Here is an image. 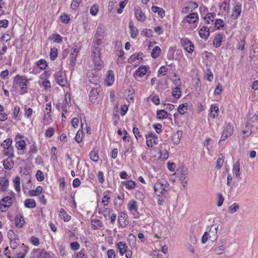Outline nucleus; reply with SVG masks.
I'll list each match as a JSON object with an SVG mask.
<instances>
[{
  "instance_id": "f257e3e1",
  "label": "nucleus",
  "mask_w": 258,
  "mask_h": 258,
  "mask_svg": "<svg viewBox=\"0 0 258 258\" xmlns=\"http://www.w3.org/2000/svg\"><path fill=\"white\" fill-rule=\"evenodd\" d=\"M102 44L99 40L97 42L93 41L92 44V57L95 65L98 67H101L103 63L100 58Z\"/></svg>"
},
{
  "instance_id": "f03ea898",
  "label": "nucleus",
  "mask_w": 258,
  "mask_h": 258,
  "mask_svg": "<svg viewBox=\"0 0 258 258\" xmlns=\"http://www.w3.org/2000/svg\"><path fill=\"white\" fill-rule=\"evenodd\" d=\"M29 83V80L27 79L25 76L16 75L13 81V85H17L20 87V92L21 94H23L27 92V87L26 86Z\"/></svg>"
},
{
  "instance_id": "7ed1b4c3",
  "label": "nucleus",
  "mask_w": 258,
  "mask_h": 258,
  "mask_svg": "<svg viewBox=\"0 0 258 258\" xmlns=\"http://www.w3.org/2000/svg\"><path fill=\"white\" fill-rule=\"evenodd\" d=\"M54 77L57 83L61 87H66L68 85V80L64 72L61 70L56 72Z\"/></svg>"
},
{
  "instance_id": "20e7f679",
  "label": "nucleus",
  "mask_w": 258,
  "mask_h": 258,
  "mask_svg": "<svg viewBox=\"0 0 258 258\" xmlns=\"http://www.w3.org/2000/svg\"><path fill=\"white\" fill-rule=\"evenodd\" d=\"M90 88L91 90L89 93V99L90 101L94 104H97L99 102L98 97L100 92V87H93L90 85Z\"/></svg>"
},
{
  "instance_id": "39448f33",
  "label": "nucleus",
  "mask_w": 258,
  "mask_h": 258,
  "mask_svg": "<svg viewBox=\"0 0 258 258\" xmlns=\"http://www.w3.org/2000/svg\"><path fill=\"white\" fill-rule=\"evenodd\" d=\"M167 185V182L165 183L163 182H157L154 186L155 194L158 197L163 196L166 194L167 190L165 189V186Z\"/></svg>"
},
{
  "instance_id": "423d86ee",
  "label": "nucleus",
  "mask_w": 258,
  "mask_h": 258,
  "mask_svg": "<svg viewBox=\"0 0 258 258\" xmlns=\"http://www.w3.org/2000/svg\"><path fill=\"white\" fill-rule=\"evenodd\" d=\"M87 75L89 82L88 84V87H90V86L91 85L93 87L99 88V77L96 75H94L92 72H89Z\"/></svg>"
},
{
  "instance_id": "0eeeda50",
  "label": "nucleus",
  "mask_w": 258,
  "mask_h": 258,
  "mask_svg": "<svg viewBox=\"0 0 258 258\" xmlns=\"http://www.w3.org/2000/svg\"><path fill=\"white\" fill-rule=\"evenodd\" d=\"M104 33L105 29L101 25L99 26L95 34L93 41L97 42V41L99 40L100 43H103L102 40L104 38Z\"/></svg>"
},
{
  "instance_id": "6e6552de",
  "label": "nucleus",
  "mask_w": 258,
  "mask_h": 258,
  "mask_svg": "<svg viewBox=\"0 0 258 258\" xmlns=\"http://www.w3.org/2000/svg\"><path fill=\"white\" fill-rule=\"evenodd\" d=\"M72 50H73V52H72L70 54V65L71 66L72 68L73 69L76 64V58L78 56L79 49L78 48V46L75 45L72 47Z\"/></svg>"
},
{
  "instance_id": "1a4fd4ad",
  "label": "nucleus",
  "mask_w": 258,
  "mask_h": 258,
  "mask_svg": "<svg viewBox=\"0 0 258 258\" xmlns=\"http://www.w3.org/2000/svg\"><path fill=\"white\" fill-rule=\"evenodd\" d=\"M135 15L136 19L140 22H144L146 19V15L143 13L139 6H136L134 9Z\"/></svg>"
},
{
  "instance_id": "9d476101",
  "label": "nucleus",
  "mask_w": 258,
  "mask_h": 258,
  "mask_svg": "<svg viewBox=\"0 0 258 258\" xmlns=\"http://www.w3.org/2000/svg\"><path fill=\"white\" fill-rule=\"evenodd\" d=\"M181 42L184 50L186 51L188 53H191L193 52L194 45L189 40L187 39H182Z\"/></svg>"
},
{
  "instance_id": "9b49d317",
  "label": "nucleus",
  "mask_w": 258,
  "mask_h": 258,
  "mask_svg": "<svg viewBox=\"0 0 258 258\" xmlns=\"http://www.w3.org/2000/svg\"><path fill=\"white\" fill-rule=\"evenodd\" d=\"M198 19L199 17L198 14L196 13H192L186 16L184 19V21L188 23L191 24L196 22Z\"/></svg>"
},
{
  "instance_id": "f8f14e48",
  "label": "nucleus",
  "mask_w": 258,
  "mask_h": 258,
  "mask_svg": "<svg viewBox=\"0 0 258 258\" xmlns=\"http://www.w3.org/2000/svg\"><path fill=\"white\" fill-rule=\"evenodd\" d=\"M128 216L125 213L122 212L120 213L118 218V222L120 226L125 227L126 226V220Z\"/></svg>"
},
{
  "instance_id": "ddd939ff",
  "label": "nucleus",
  "mask_w": 258,
  "mask_h": 258,
  "mask_svg": "<svg viewBox=\"0 0 258 258\" xmlns=\"http://www.w3.org/2000/svg\"><path fill=\"white\" fill-rule=\"evenodd\" d=\"M15 225L17 227L21 228L24 225L25 221L22 214H18L15 218Z\"/></svg>"
},
{
  "instance_id": "4468645a",
  "label": "nucleus",
  "mask_w": 258,
  "mask_h": 258,
  "mask_svg": "<svg viewBox=\"0 0 258 258\" xmlns=\"http://www.w3.org/2000/svg\"><path fill=\"white\" fill-rule=\"evenodd\" d=\"M147 73V69L145 66H141L139 67L135 72L134 76L135 78L143 77Z\"/></svg>"
},
{
  "instance_id": "2eb2a0df",
  "label": "nucleus",
  "mask_w": 258,
  "mask_h": 258,
  "mask_svg": "<svg viewBox=\"0 0 258 258\" xmlns=\"http://www.w3.org/2000/svg\"><path fill=\"white\" fill-rule=\"evenodd\" d=\"M240 161L239 160H238L234 164L233 167V172L235 174V175L238 181H239L240 179L241 178L240 174Z\"/></svg>"
},
{
  "instance_id": "dca6fc26",
  "label": "nucleus",
  "mask_w": 258,
  "mask_h": 258,
  "mask_svg": "<svg viewBox=\"0 0 258 258\" xmlns=\"http://www.w3.org/2000/svg\"><path fill=\"white\" fill-rule=\"evenodd\" d=\"M223 39V34L222 33L218 34L213 40V45L218 48L221 45L222 40Z\"/></svg>"
},
{
  "instance_id": "f3484780",
  "label": "nucleus",
  "mask_w": 258,
  "mask_h": 258,
  "mask_svg": "<svg viewBox=\"0 0 258 258\" xmlns=\"http://www.w3.org/2000/svg\"><path fill=\"white\" fill-rule=\"evenodd\" d=\"M241 12V8L240 5H236L233 9L232 17L233 19H237Z\"/></svg>"
},
{
  "instance_id": "a211bd4d",
  "label": "nucleus",
  "mask_w": 258,
  "mask_h": 258,
  "mask_svg": "<svg viewBox=\"0 0 258 258\" xmlns=\"http://www.w3.org/2000/svg\"><path fill=\"white\" fill-rule=\"evenodd\" d=\"M128 209L134 214L137 213L138 206L135 201L131 200L127 204Z\"/></svg>"
},
{
  "instance_id": "6ab92c4d",
  "label": "nucleus",
  "mask_w": 258,
  "mask_h": 258,
  "mask_svg": "<svg viewBox=\"0 0 258 258\" xmlns=\"http://www.w3.org/2000/svg\"><path fill=\"white\" fill-rule=\"evenodd\" d=\"M91 224L92 228L94 230H97L103 226V223L98 219H92Z\"/></svg>"
},
{
  "instance_id": "aec40b11",
  "label": "nucleus",
  "mask_w": 258,
  "mask_h": 258,
  "mask_svg": "<svg viewBox=\"0 0 258 258\" xmlns=\"http://www.w3.org/2000/svg\"><path fill=\"white\" fill-rule=\"evenodd\" d=\"M199 35L203 39L207 38L210 35L209 29L207 27H203L199 31Z\"/></svg>"
},
{
  "instance_id": "412c9836",
  "label": "nucleus",
  "mask_w": 258,
  "mask_h": 258,
  "mask_svg": "<svg viewBox=\"0 0 258 258\" xmlns=\"http://www.w3.org/2000/svg\"><path fill=\"white\" fill-rule=\"evenodd\" d=\"M114 80V73L112 71L109 70L107 72V76L106 79V82L108 86H111Z\"/></svg>"
},
{
  "instance_id": "4be33fe9",
  "label": "nucleus",
  "mask_w": 258,
  "mask_h": 258,
  "mask_svg": "<svg viewBox=\"0 0 258 258\" xmlns=\"http://www.w3.org/2000/svg\"><path fill=\"white\" fill-rule=\"evenodd\" d=\"M218 228V226L216 224H213L211 226V228L209 231L211 234V235L210 236L209 238H212V240H213L214 239H216L217 237Z\"/></svg>"
},
{
  "instance_id": "5701e85b",
  "label": "nucleus",
  "mask_w": 258,
  "mask_h": 258,
  "mask_svg": "<svg viewBox=\"0 0 258 258\" xmlns=\"http://www.w3.org/2000/svg\"><path fill=\"white\" fill-rule=\"evenodd\" d=\"M117 246L120 255H123V254L126 252L127 246L125 243L119 242L117 244Z\"/></svg>"
},
{
  "instance_id": "b1692460",
  "label": "nucleus",
  "mask_w": 258,
  "mask_h": 258,
  "mask_svg": "<svg viewBox=\"0 0 258 258\" xmlns=\"http://www.w3.org/2000/svg\"><path fill=\"white\" fill-rule=\"evenodd\" d=\"M14 165V162L9 158L3 161V165L4 168L7 170L11 169Z\"/></svg>"
},
{
  "instance_id": "393cba45",
  "label": "nucleus",
  "mask_w": 258,
  "mask_h": 258,
  "mask_svg": "<svg viewBox=\"0 0 258 258\" xmlns=\"http://www.w3.org/2000/svg\"><path fill=\"white\" fill-rule=\"evenodd\" d=\"M4 155L8 157L9 158L14 157V149L13 146L5 149L3 151Z\"/></svg>"
},
{
  "instance_id": "a878e982",
  "label": "nucleus",
  "mask_w": 258,
  "mask_h": 258,
  "mask_svg": "<svg viewBox=\"0 0 258 258\" xmlns=\"http://www.w3.org/2000/svg\"><path fill=\"white\" fill-rule=\"evenodd\" d=\"M129 28L131 31V36L133 38H135L139 34L138 29L134 26L132 22L129 24Z\"/></svg>"
},
{
  "instance_id": "bb28decb",
  "label": "nucleus",
  "mask_w": 258,
  "mask_h": 258,
  "mask_svg": "<svg viewBox=\"0 0 258 258\" xmlns=\"http://www.w3.org/2000/svg\"><path fill=\"white\" fill-rule=\"evenodd\" d=\"M24 205L27 208L33 209L36 207V203L34 200L28 199L25 201Z\"/></svg>"
},
{
  "instance_id": "cd10ccee",
  "label": "nucleus",
  "mask_w": 258,
  "mask_h": 258,
  "mask_svg": "<svg viewBox=\"0 0 258 258\" xmlns=\"http://www.w3.org/2000/svg\"><path fill=\"white\" fill-rule=\"evenodd\" d=\"M59 216L65 221L68 222L71 220V216H69L63 209H60L59 211Z\"/></svg>"
},
{
  "instance_id": "c85d7f7f",
  "label": "nucleus",
  "mask_w": 258,
  "mask_h": 258,
  "mask_svg": "<svg viewBox=\"0 0 258 258\" xmlns=\"http://www.w3.org/2000/svg\"><path fill=\"white\" fill-rule=\"evenodd\" d=\"M121 183L125 185L128 189H134L136 186V183L132 180L123 181L121 182Z\"/></svg>"
},
{
  "instance_id": "c756f323",
  "label": "nucleus",
  "mask_w": 258,
  "mask_h": 258,
  "mask_svg": "<svg viewBox=\"0 0 258 258\" xmlns=\"http://www.w3.org/2000/svg\"><path fill=\"white\" fill-rule=\"evenodd\" d=\"M181 135L182 132L180 131L176 132V133L173 135L172 138L174 144H178L180 142Z\"/></svg>"
},
{
  "instance_id": "7c9ffc66",
  "label": "nucleus",
  "mask_w": 258,
  "mask_h": 258,
  "mask_svg": "<svg viewBox=\"0 0 258 258\" xmlns=\"http://www.w3.org/2000/svg\"><path fill=\"white\" fill-rule=\"evenodd\" d=\"M176 173L179 175L180 179H183L184 177H185V179L187 178V169L184 167L180 168V169L177 170V173Z\"/></svg>"
},
{
  "instance_id": "2f4dec72",
  "label": "nucleus",
  "mask_w": 258,
  "mask_h": 258,
  "mask_svg": "<svg viewBox=\"0 0 258 258\" xmlns=\"http://www.w3.org/2000/svg\"><path fill=\"white\" fill-rule=\"evenodd\" d=\"M21 248L22 250H23V252H19L18 253H17V256L16 258H24L26 254L28 251V247L25 245L24 244H22Z\"/></svg>"
},
{
  "instance_id": "473e14b6",
  "label": "nucleus",
  "mask_w": 258,
  "mask_h": 258,
  "mask_svg": "<svg viewBox=\"0 0 258 258\" xmlns=\"http://www.w3.org/2000/svg\"><path fill=\"white\" fill-rule=\"evenodd\" d=\"M44 251L43 249L37 248L33 250L32 257L33 258H41L42 253Z\"/></svg>"
},
{
  "instance_id": "72a5a7b5",
  "label": "nucleus",
  "mask_w": 258,
  "mask_h": 258,
  "mask_svg": "<svg viewBox=\"0 0 258 258\" xmlns=\"http://www.w3.org/2000/svg\"><path fill=\"white\" fill-rule=\"evenodd\" d=\"M12 142V140L10 138H8L6 139L1 143V146L5 150L7 148H9V147H13Z\"/></svg>"
},
{
  "instance_id": "f704fd0d",
  "label": "nucleus",
  "mask_w": 258,
  "mask_h": 258,
  "mask_svg": "<svg viewBox=\"0 0 258 258\" xmlns=\"http://www.w3.org/2000/svg\"><path fill=\"white\" fill-rule=\"evenodd\" d=\"M9 183V180L6 177H4L0 180V185L2 186L1 190L5 191L7 189V186Z\"/></svg>"
},
{
  "instance_id": "c9c22d12",
  "label": "nucleus",
  "mask_w": 258,
  "mask_h": 258,
  "mask_svg": "<svg viewBox=\"0 0 258 258\" xmlns=\"http://www.w3.org/2000/svg\"><path fill=\"white\" fill-rule=\"evenodd\" d=\"M210 115L213 118H215L218 115V112L219 111L218 107L215 104H213L211 106Z\"/></svg>"
},
{
  "instance_id": "e433bc0d",
  "label": "nucleus",
  "mask_w": 258,
  "mask_h": 258,
  "mask_svg": "<svg viewBox=\"0 0 258 258\" xmlns=\"http://www.w3.org/2000/svg\"><path fill=\"white\" fill-rule=\"evenodd\" d=\"M36 65L41 70H44L47 67V61L45 59H41L36 62Z\"/></svg>"
},
{
  "instance_id": "4c0bfd02",
  "label": "nucleus",
  "mask_w": 258,
  "mask_h": 258,
  "mask_svg": "<svg viewBox=\"0 0 258 258\" xmlns=\"http://www.w3.org/2000/svg\"><path fill=\"white\" fill-rule=\"evenodd\" d=\"M16 147L18 150H23L26 147V143L24 140H19L16 141Z\"/></svg>"
},
{
  "instance_id": "58836bf2",
  "label": "nucleus",
  "mask_w": 258,
  "mask_h": 258,
  "mask_svg": "<svg viewBox=\"0 0 258 258\" xmlns=\"http://www.w3.org/2000/svg\"><path fill=\"white\" fill-rule=\"evenodd\" d=\"M161 51L160 48L156 46L152 50L151 52V56L153 58H156L159 55V53Z\"/></svg>"
},
{
  "instance_id": "ea45409f",
  "label": "nucleus",
  "mask_w": 258,
  "mask_h": 258,
  "mask_svg": "<svg viewBox=\"0 0 258 258\" xmlns=\"http://www.w3.org/2000/svg\"><path fill=\"white\" fill-rule=\"evenodd\" d=\"M57 49L56 47H52L50 49V58L52 60H55L57 56Z\"/></svg>"
},
{
  "instance_id": "a19ab883",
  "label": "nucleus",
  "mask_w": 258,
  "mask_h": 258,
  "mask_svg": "<svg viewBox=\"0 0 258 258\" xmlns=\"http://www.w3.org/2000/svg\"><path fill=\"white\" fill-rule=\"evenodd\" d=\"M205 20V23L209 24L210 23V21L213 22L215 19L214 14L213 13H209L204 18Z\"/></svg>"
},
{
  "instance_id": "79ce46f5",
  "label": "nucleus",
  "mask_w": 258,
  "mask_h": 258,
  "mask_svg": "<svg viewBox=\"0 0 258 258\" xmlns=\"http://www.w3.org/2000/svg\"><path fill=\"white\" fill-rule=\"evenodd\" d=\"M168 114L167 112L164 110H159L157 111V116L160 119L166 118Z\"/></svg>"
},
{
  "instance_id": "37998d69",
  "label": "nucleus",
  "mask_w": 258,
  "mask_h": 258,
  "mask_svg": "<svg viewBox=\"0 0 258 258\" xmlns=\"http://www.w3.org/2000/svg\"><path fill=\"white\" fill-rule=\"evenodd\" d=\"M223 132L226 133L228 135L231 136L233 132V127L230 123H228L226 125Z\"/></svg>"
},
{
  "instance_id": "c03bdc74",
  "label": "nucleus",
  "mask_w": 258,
  "mask_h": 258,
  "mask_svg": "<svg viewBox=\"0 0 258 258\" xmlns=\"http://www.w3.org/2000/svg\"><path fill=\"white\" fill-rule=\"evenodd\" d=\"M187 105L186 103L180 105L178 108V112L181 115L184 114L187 110Z\"/></svg>"
},
{
  "instance_id": "a18cd8bd",
  "label": "nucleus",
  "mask_w": 258,
  "mask_h": 258,
  "mask_svg": "<svg viewBox=\"0 0 258 258\" xmlns=\"http://www.w3.org/2000/svg\"><path fill=\"white\" fill-rule=\"evenodd\" d=\"M223 242H222V245L219 247L215 248L213 250L215 254L217 255H220L224 252L225 248L223 246Z\"/></svg>"
},
{
  "instance_id": "49530a36",
  "label": "nucleus",
  "mask_w": 258,
  "mask_h": 258,
  "mask_svg": "<svg viewBox=\"0 0 258 258\" xmlns=\"http://www.w3.org/2000/svg\"><path fill=\"white\" fill-rule=\"evenodd\" d=\"M90 158L91 160L96 162L98 161L99 156L97 153L95 151H92L90 153Z\"/></svg>"
},
{
  "instance_id": "de8ad7c7",
  "label": "nucleus",
  "mask_w": 258,
  "mask_h": 258,
  "mask_svg": "<svg viewBox=\"0 0 258 258\" xmlns=\"http://www.w3.org/2000/svg\"><path fill=\"white\" fill-rule=\"evenodd\" d=\"M215 27L217 29L220 30L221 28H223L224 26V22L222 19H217L215 22Z\"/></svg>"
},
{
  "instance_id": "09e8293b",
  "label": "nucleus",
  "mask_w": 258,
  "mask_h": 258,
  "mask_svg": "<svg viewBox=\"0 0 258 258\" xmlns=\"http://www.w3.org/2000/svg\"><path fill=\"white\" fill-rule=\"evenodd\" d=\"M14 186L16 190L18 191L20 190V178L16 176L14 180Z\"/></svg>"
},
{
  "instance_id": "8fccbe9b",
  "label": "nucleus",
  "mask_w": 258,
  "mask_h": 258,
  "mask_svg": "<svg viewBox=\"0 0 258 258\" xmlns=\"http://www.w3.org/2000/svg\"><path fill=\"white\" fill-rule=\"evenodd\" d=\"M8 237L10 240L17 239L19 238V236L15 234L14 232L12 230H9L8 232Z\"/></svg>"
},
{
  "instance_id": "3c124183",
  "label": "nucleus",
  "mask_w": 258,
  "mask_h": 258,
  "mask_svg": "<svg viewBox=\"0 0 258 258\" xmlns=\"http://www.w3.org/2000/svg\"><path fill=\"white\" fill-rule=\"evenodd\" d=\"M112 211V210L110 208H106L102 212H99V214H102L105 219L107 217H110V214Z\"/></svg>"
},
{
  "instance_id": "603ef678",
  "label": "nucleus",
  "mask_w": 258,
  "mask_h": 258,
  "mask_svg": "<svg viewBox=\"0 0 258 258\" xmlns=\"http://www.w3.org/2000/svg\"><path fill=\"white\" fill-rule=\"evenodd\" d=\"M1 202L7 204L8 206H11L13 204V200L11 197L7 196L2 199Z\"/></svg>"
},
{
  "instance_id": "864d4df0",
  "label": "nucleus",
  "mask_w": 258,
  "mask_h": 258,
  "mask_svg": "<svg viewBox=\"0 0 258 258\" xmlns=\"http://www.w3.org/2000/svg\"><path fill=\"white\" fill-rule=\"evenodd\" d=\"M19 243V238L17 239L10 240V246L12 249H15L18 247Z\"/></svg>"
},
{
  "instance_id": "5fc2aeb1",
  "label": "nucleus",
  "mask_w": 258,
  "mask_h": 258,
  "mask_svg": "<svg viewBox=\"0 0 258 258\" xmlns=\"http://www.w3.org/2000/svg\"><path fill=\"white\" fill-rule=\"evenodd\" d=\"M239 209V206L237 203H234L229 208V211L230 213L233 214Z\"/></svg>"
},
{
  "instance_id": "6e6d98bb",
  "label": "nucleus",
  "mask_w": 258,
  "mask_h": 258,
  "mask_svg": "<svg viewBox=\"0 0 258 258\" xmlns=\"http://www.w3.org/2000/svg\"><path fill=\"white\" fill-rule=\"evenodd\" d=\"M99 7L97 5H94L90 9V14L92 16H96L98 12Z\"/></svg>"
},
{
  "instance_id": "4d7b16f0",
  "label": "nucleus",
  "mask_w": 258,
  "mask_h": 258,
  "mask_svg": "<svg viewBox=\"0 0 258 258\" xmlns=\"http://www.w3.org/2000/svg\"><path fill=\"white\" fill-rule=\"evenodd\" d=\"M36 177L38 181H42L44 179L43 172L41 170H38L36 173Z\"/></svg>"
},
{
  "instance_id": "13d9d810",
  "label": "nucleus",
  "mask_w": 258,
  "mask_h": 258,
  "mask_svg": "<svg viewBox=\"0 0 258 258\" xmlns=\"http://www.w3.org/2000/svg\"><path fill=\"white\" fill-rule=\"evenodd\" d=\"M172 96L176 98H179L181 96V89H175V87L172 90Z\"/></svg>"
},
{
  "instance_id": "bf43d9fd",
  "label": "nucleus",
  "mask_w": 258,
  "mask_h": 258,
  "mask_svg": "<svg viewBox=\"0 0 258 258\" xmlns=\"http://www.w3.org/2000/svg\"><path fill=\"white\" fill-rule=\"evenodd\" d=\"M224 163V156L222 155L221 157H219L217 161L216 167L217 169H219L221 168Z\"/></svg>"
},
{
  "instance_id": "052dcab7",
  "label": "nucleus",
  "mask_w": 258,
  "mask_h": 258,
  "mask_svg": "<svg viewBox=\"0 0 258 258\" xmlns=\"http://www.w3.org/2000/svg\"><path fill=\"white\" fill-rule=\"evenodd\" d=\"M151 99L152 101L156 105L160 104V100L158 95L151 96Z\"/></svg>"
},
{
  "instance_id": "680f3d73",
  "label": "nucleus",
  "mask_w": 258,
  "mask_h": 258,
  "mask_svg": "<svg viewBox=\"0 0 258 258\" xmlns=\"http://www.w3.org/2000/svg\"><path fill=\"white\" fill-rule=\"evenodd\" d=\"M159 153L160 154V158L164 160H166L168 157V153L166 150L163 151V153L161 150L159 151Z\"/></svg>"
},
{
  "instance_id": "e2e57ef3",
  "label": "nucleus",
  "mask_w": 258,
  "mask_h": 258,
  "mask_svg": "<svg viewBox=\"0 0 258 258\" xmlns=\"http://www.w3.org/2000/svg\"><path fill=\"white\" fill-rule=\"evenodd\" d=\"M37 152V148L36 144L33 143L30 147L29 153L30 154H33L36 153Z\"/></svg>"
},
{
  "instance_id": "0e129e2a",
  "label": "nucleus",
  "mask_w": 258,
  "mask_h": 258,
  "mask_svg": "<svg viewBox=\"0 0 258 258\" xmlns=\"http://www.w3.org/2000/svg\"><path fill=\"white\" fill-rule=\"evenodd\" d=\"M52 39H54V42L60 43L62 41V37L59 34H54L52 35Z\"/></svg>"
},
{
  "instance_id": "69168bd1",
  "label": "nucleus",
  "mask_w": 258,
  "mask_h": 258,
  "mask_svg": "<svg viewBox=\"0 0 258 258\" xmlns=\"http://www.w3.org/2000/svg\"><path fill=\"white\" fill-rule=\"evenodd\" d=\"M81 1L82 0H73L71 4V8L73 10L77 9L80 4L81 3Z\"/></svg>"
},
{
  "instance_id": "338daca9",
  "label": "nucleus",
  "mask_w": 258,
  "mask_h": 258,
  "mask_svg": "<svg viewBox=\"0 0 258 258\" xmlns=\"http://www.w3.org/2000/svg\"><path fill=\"white\" fill-rule=\"evenodd\" d=\"M54 134V130L52 127L48 128L45 132V135L47 137L50 138L52 137Z\"/></svg>"
},
{
  "instance_id": "774afa93",
  "label": "nucleus",
  "mask_w": 258,
  "mask_h": 258,
  "mask_svg": "<svg viewBox=\"0 0 258 258\" xmlns=\"http://www.w3.org/2000/svg\"><path fill=\"white\" fill-rule=\"evenodd\" d=\"M41 258H54L53 254H51L49 252L46 251L44 249L42 253Z\"/></svg>"
}]
</instances>
